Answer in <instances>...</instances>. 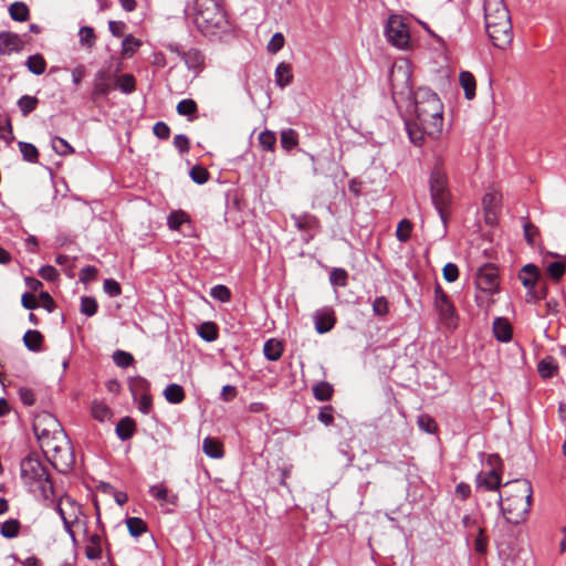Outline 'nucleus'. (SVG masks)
Instances as JSON below:
<instances>
[{"instance_id": "f257e3e1", "label": "nucleus", "mask_w": 566, "mask_h": 566, "mask_svg": "<svg viewBox=\"0 0 566 566\" xmlns=\"http://www.w3.org/2000/svg\"><path fill=\"white\" fill-rule=\"evenodd\" d=\"M415 115L413 122H406V129L410 142L421 146L424 136L438 138L443 128V104L436 92L429 87H419L413 96Z\"/></svg>"}, {"instance_id": "f03ea898", "label": "nucleus", "mask_w": 566, "mask_h": 566, "mask_svg": "<svg viewBox=\"0 0 566 566\" xmlns=\"http://www.w3.org/2000/svg\"><path fill=\"white\" fill-rule=\"evenodd\" d=\"M504 496L500 494L499 505L505 521L517 525L525 521L531 509L533 489L526 479H516L505 483Z\"/></svg>"}, {"instance_id": "7ed1b4c3", "label": "nucleus", "mask_w": 566, "mask_h": 566, "mask_svg": "<svg viewBox=\"0 0 566 566\" xmlns=\"http://www.w3.org/2000/svg\"><path fill=\"white\" fill-rule=\"evenodd\" d=\"M43 452L50 457L51 464L61 473L72 470L75 457L71 441L65 432L57 433L40 441Z\"/></svg>"}, {"instance_id": "20e7f679", "label": "nucleus", "mask_w": 566, "mask_h": 566, "mask_svg": "<svg viewBox=\"0 0 566 566\" xmlns=\"http://www.w3.org/2000/svg\"><path fill=\"white\" fill-rule=\"evenodd\" d=\"M21 479L25 484L36 485L44 499L53 494V483L48 468L36 458L28 455L20 464Z\"/></svg>"}, {"instance_id": "39448f33", "label": "nucleus", "mask_w": 566, "mask_h": 566, "mask_svg": "<svg viewBox=\"0 0 566 566\" xmlns=\"http://www.w3.org/2000/svg\"><path fill=\"white\" fill-rule=\"evenodd\" d=\"M431 200L442 222L448 219V208L451 203V193L448 188V177L440 166H434L429 179Z\"/></svg>"}, {"instance_id": "423d86ee", "label": "nucleus", "mask_w": 566, "mask_h": 566, "mask_svg": "<svg viewBox=\"0 0 566 566\" xmlns=\"http://www.w3.org/2000/svg\"><path fill=\"white\" fill-rule=\"evenodd\" d=\"M195 22L203 31L219 29L226 22V14L217 0H196Z\"/></svg>"}, {"instance_id": "0eeeda50", "label": "nucleus", "mask_w": 566, "mask_h": 566, "mask_svg": "<svg viewBox=\"0 0 566 566\" xmlns=\"http://www.w3.org/2000/svg\"><path fill=\"white\" fill-rule=\"evenodd\" d=\"M411 69L407 62L395 63L389 72L391 94L395 102L411 99L415 92L411 83Z\"/></svg>"}, {"instance_id": "6e6552de", "label": "nucleus", "mask_w": 566, "mask_h": 566, "mask_svg": "<svg viewBox=\"0 0 566 566\" xmlns=\"http://www.w3.org/2000/svg\"><path fill=\"white\" fill-rule=\"evenodd\" d=\"M385 36L392 46L406 50L410 45L409 27L400 14H390L384 30Z\"/></svg>"}, {"instance_id": "1a4fd4ad", "label": "nucleus", "mask_w": 566, "mask_h": 566, "mask_svg": "<svg viewBox=\"0 0 566 566\" xmlns=\"http://www.w3.org/2000/svg\"><path fill=\"white\" fill-rule=\"evenodd\" d=\"M484 23L488 36L495 48L505 50L511 45L513 41L511 15L493 21H484Z\"/></svg>"}, {"instance_id": "9d476101", "label": "nucleus", "mask_w": 566, "mask_h": 566, "mask_svg": "<svg viewBox=\"0 0 566 566\" xmlns=\"http://www.w3.org/2000/svg\"><path fill=\"white\" fill-rule=\"evenodd\" d=\"M33 431L39 441L64 432L59 420L48 411L35 415L33 419Z\"/></svg>"}, {"instance_id": "9b49d317", "label": "nucleus", "mask_w": 566, "mask_h": 566, "mask_svg": "<svg viewBox=\"0 0 566 566\" xmlns=\"http://www.w3.org/2000/svg\"><path fill=\"white\" fill-rule=\"evenodd\" d=\"M166 49L181 57L189 71H192L195 74H199L202 71L205 55L200 50L196 48L184 50L178 43H168Z\"/></svg>"}, {"instance_id": "f8f14e48", "label": "nucleus", "mask_w": 566, "mask_h": 566, "mask_svg": "<svg viewBox=\"0 0 566 566\" xmlns=\"http://www.w3.org/2000/svg\"><path fill=\"white\" fill-rule=\"evenodd\" d=\"M475 285L478 290L489 295H493L499 291V272L492 264H485L480 268L475 276Z\"/></svg>"}, {"instance_id": "ddd939ff", "label": "nucleus", "mask_w": 566, "mask_h": 566, "mask_svg": "<svg viewBox=\"0 0 566 566\" xmlns=\"http://www.w3.org/2000/svg\"><path fill=\"white\" fill-rule=\"evenodd\" d=\"M434 308L439 313L441 321L446 323L455 317V307L439 284L434 287Z\"/></svg>"}, {"instance_id": "4468645a", "label": "nucleus", "mask_w": 566, "mask_h": 566, "mask_svg": "<svg viewBox=\"0 0 566 566\" xmlns=\"http://www.w3.org/2000/svg\"><path fill=\"white\" fill-rule=\"evenodd\" d=\"M502 196L496 190L488 191L482 198L485 222L494 224L501 210Z\"/></svg>"}, {"instance_id": "2eb2a0df", "label": "nucleus", "mask_w": 566, "mask_h": 566, "mask_svg": "<svg viewBox=\"0 0 566 566\" xmlns=\"http://www.w3.org/2000/svg\"><path fill=\"white\" fill-rule=\"evenodd\" d=\"M315 329L318 334L329 332L336 324L335 312L331 307L317 310L314 313Z\"/></svg>"}, {"instance_id": "dca6fc26", "label": "nucleus", "mask_w": 566, "mask_h": 566, "mask_svg": "<svg viewBox=\"0 0 566 566\" xmlns=\"http://www.w3.org/2000/svg\"><path fill=\"white\" fill-rule=\"evenodd\" d=\"M24 48V41L17 33L10 31L0 32V54H11L21 52Z\"/></svg>"}, {"instance_id": "f3484780", "label": "nucleus", "mask_w": 566, "mask_h": 566, "mask_svg": "<svg viewBox=\"0 0 566 566\" xmlns=\"http://www.w3.org/2000/svg\"><path fill=\"white\" fill-rule=\"evenodd\" d=\"M484 21H493L499 18L510 17L504 0H484Z\"/></svg>"}, {"instance_id": "a211bd4d", "label": "nucleus", "mask_w": 566, "mask_h": 566, "mask_svg": "<svg viewBox=\"0 0 566 566\" xmlns=\"http://www.w3.org/2000/svg\"><path fill=\"white\" fill-rule=\"evenodd\" d=\"M476 489L484 491H495L501 486V475L495 469L489 472H480L475 478Z\"/></svg>"}, {"instance_id": "6ab92c4d", "label": "nucleus", "mask_w": 566, "mask_h": 566, "mask_svg": "<svg viewBox=\"0 0 566 566\" xmlns=\"http://www.w3.org/2000/svg\"><path fill=\"white\" fill-rule=\"evenodd\" d=\"M112 91L111 74L107 70H99L94 77L92 95L94 97L106 96Z\"/></svg>"}, {"instance_id": "aec40b11", "label": "nucleus", "mask_w": 566, "mask_h": 566, "mask_svg": "<svg viewBox=\"0 0 566 566\" xmlns=\"http://www.w3.org/2000/svg\"><path fill=\"white\" fill-rule=\"evenodd\" d=\"M494 337L502 343H506L512 338V326L504 317H496L493 322Z\"/></svg>"}, {"instance_id": "412c9836", "label": "nucleus", "mask_w": 566, "mask_h": 566, "mask_svg": "<svg viewBox=\"0 0 566 566\" xmlns=\"http://www.w3.org/2000/svg\"><path fill=\"white\" fill-rule=\"evenodd\" d=\"M538 277H539L538 269L536 265H534L532 263L525 264L518 274V279L522 282V284L524 285V287H526V290L530 287H535V285L537 284Z\"/></svg>"}, {"instance_id": "4be33fe9", "label": "nucleus", "mask_w": 566, "mask_h": 566, "mask_svg": "<svg viewBox=\"0 0 566 566\" xmlns=\"http://www.w3.org/2000/svg\"><path fill=\"white\" fill-rule=\"evenodd\" d=\"M283 349L284 347L281 340L270 338L264 343L263 354L268 360L276 361L282 357Z\"/></svg>"}, {"instance_id": "5701e85b", "label": "nucleus", "mask_w": 566, "mask_h": 566, "mask_svg": "<svg viewBox=\"0 0 566 566\" xmlns=\"http://www.w3.org/2000/svg\"><path fill=\"white\" fill-rule=\"evenodd\" d=\"M128 387L134 400H137L138 396L150 394V384L142 376L132 377Z\"/></svg>"}, {"instance_id": "b1692460", "label": "nucleus", "mask_w": 566, "mask_h": 566, "mask_svg": "<svg viewBox=\"0 0 566 566\" xmlns=\"http://www.w3.org/2000/svg\"><path fill=\"white\" fill-rule=\"evenodd\" d=\"M202 451L207 457L211 459H220L224 454L222 443L219 440L210 437L203 439Z\"/></svg>"}, {"instance_id": "393cba45", "label": "nucleus", "mask_w": 566, "mask_h": 566, "mask_svg": "<svg viewBox=\"0 0 566 566\" xmlns=\"http://www.w3.org/2000/svg\"><path fill=\"white\" fill-rule=\"evenodd\" d=\"M291 218L294 221V226L302 231L314 230L319 226L318 219L310 213L292 214Z\"/></svg>"}, {"instance_id": "a878e982", "label": "nucleus", "mask_w": 566, "mask_h": 566, "mask_svg": "<svg viewBox=\"0 0 566 566\" xmlns=\"http://www.w3.org/2000/svg\"><path fill=\"white\" fill-rule=\"evenodd\" d=\"M460 85L464 91L467 99H473L475 97L476 82L473 74L469 71H462L459 75Z\"/></svg>"}, {"instance_id": "bb28decb", "label": "nucleus", "mask_w": 566, "mask_h": 566, "mask_svg": "<svg viewBox=\"0 0 566 566\" xmlns=\"http://www.w3.org/2000/svg\"><path fill=\"white\" fill-rule=\"evenodd\" d=\"M537 371L543 379L554 377L558 371V365L553 356L544 357L537 365Z\"/></svg>"}, {"instance_id": "cd10ccee", "label": "nucleus", "mask_w": 566, "mask_h": 566, "mask_svg": "<svg viewBox=\"0 0 566 566\" xmlns=\"http://www.w3.org/2000/svg\"><path fill=\"white\" fill-rule=\"evenodd\" d=\"M293 81L292 67L290 64L281 62L275 69V83L281 88L290 85Z\"/></svg>"}, {"instance_id": "c85d7f7f", "label": "nucleus", "mask_w": 566, "mask_h": 566, "mask_svg": "<svg viewBox=\"0 0 566 566\" xmlns=\"http://www.w3.org/2000/svg\"><path fill=\"white\" fill-rule=\"evenodd\" d=\"M102 537L98 534H93L88 537V543L85 547V556L90 560H97L102 558Z\"/></svg>"}, {"instance_id": "c756f323", "label": "nucleus", "mask_w": 566, "mask_h": 566, "mask_svg": "<svg viewBox=\"0 0 566 566\" xmlns=\"http://www.w3.org/2000/svg\"><path fill=\"white\" fill-rule=\"evenodd\" d=\"M64 506H67L71 509V511H72L71 515H73L74 521H77V515L81 512L80 505L71 496H69V495L62 496L56 505V512L59 513L62 521H64V518H69L66 516Z\"/></svg>"}, {"instance_id": "7c9ffc66", "label": "nucleus", "mask_w": 566, "mask_h": 566, "mask_svg": "<svg viewBox=\"0 0 566 566\" xmlns=\"http://www.w3.org/2000/svg\"><path fill=\"white\" fill-rule=\"evenodd\" d=\"M44 337L43 335L35 329H29L23 335L24 346L34 353H38L42 349Z\"/></svg>"}, {"instance_id": "2f4dec72", "label": "nucleus", "mask_w": 566, "mask_h": 566, "mask_svg": "<svg viewBox=\"0 0 566 566\" xmlns=\"http://www.w3.org/2000/svg\"><path fill=\"white\" fill-rule=\"evenodd\" d=\"M115 431L122 441L128 440L135 432V421L129 417H124L117 422Z\"/></svg>"}, {"instance_id": "473e14b6", "label": "nucleus", "mask_w": 566, "mask_h": 566, "mask_svg": "<svg viewBox=\"0 0 566 566\" xmlns=\"http://www.w3.org/2000/svg\"><path fill=\"white\" fill-rule=\"evenodd\" d=\"M164 397L169 403L178 405L185 400L186 394L180 385L169 384L164 389Z\"/></svg>"}, {"instance_id": "72a5a7b5", "label": "nucleus", "mask_w": 566, "mask_h": 566, "mask_svg": "<svg viewBox=\"0 0 566 566\" xmlns=\"http://www.w3.org/2000/svg\"><path fill=\"white\" fill-rule=\"evenodd\" d=\"M10 18L18 22H24L30 18L29 7L21 1H15L9 7Z\"/></svg>"}, {"instance_id": "f704fd0d", "label": "nucleus", "mask_w": 566, "mask_h": 566, "mask_svg": "<svg viewBox=\"0 0 566 566\" xmlns=\"http://www.w3.org/2000/svg\"><path fill=\"white\" fill-rule=\"evenodd\" d=\"M198 335L206 342H214L219 336V329L213 322H203L197 328Z\"/></svg>"}, {"instance_id": "c9c22d12", "label": "nucleus", "mask_w": 566, "mask_h": 566, "mask_svg": "<svg viewBox=\"0 0 566 566\" xmlns=\"http://www.w3.org/2000/svg\"><path fill=\"white\" fill-rule=\"evenodd\" d=\"M91 412L93 418L101 422L109 420L113 415L111 408L105 402L98 400L92 402Z\"/></svg>"}, {"instance_id": "e433bc0d", "label": "nucleus", "mask_w": 566, "mask_h": 566, "mask_svg": "<svg viewBox=\"0 0 566 566\" xmlns=\"http://www.w3.org/2000/svg\"><path fill=\"white\" fill-rule=\"evenodd\" d=\"M334 392L333 386L327 381H319L313 386L314 398L318 401H328Z\"/></svg>"}, {"instance_id": "4c0bfd02", "label": "nucleus", "mask_w": 566, "mask_h": 566, "mask_svg": "<svg viewBox=\"0 0 566 566\" xmlns=\"http://www.w3.org/2000/svg\"><path fill=\"white\" fill-rule=\"evenodd\" d=\"M21 524L17 518H10L0 524V534L4 538H14L19 535Z\"/></svg>"}, {"instance_id": "58836bf2", "label": "nucleus", "mask_w": 566, "mask_h": 566, "mask_svg": "<svg viewBox=\"0 0 566 566\" xmlns=\"http://www.w3.org/2000/svg\"><path fill=\"white\" fill-rule=\"evenodd\" d=\"M187 222H190V218L184 210L171 211L167 217V224L171 230H179Z\"/></svg>"}, {"instance_id": "ea45409f", "label": "nucleus", "mask_w": 566, "mask_h": 566, "mask_svg": "<svg viewBox=\"0 0 566 566\" xmlns=\"http://www.w3.org/2000/svg\"><path fill=\"white\" fill-rule=\"evenodd\" d=\"M298 145V134L293 128L281 132V146L284 150L290 151Z\"/></svg>"}, {"instance_id": "a19ab883", "label": "nucleus", "mask_w": 566, "mask_h": 566, "mask_svg": "<svg viewBox=\"0 0 566 566\" xmlns=\"http://www.w3.org/2000/svg\"><path fill=\"white\" fill-rule=\"evenodd\" d=\"M25 65L31 73L35 75H41L45 72L46 62L44 57L38 53L29 56L25 62Z\"/></svg>"}, {"instance_id": "79ce46f5", "label": "nucleus", "mask_w": 566, "mask_h": 566, "mask_svg": "<svg viewBox=\"0 0 566 566\" xmlns=\"http://www.w3.org/2000/svg\"><path fill=\"white\" fill-rule=\"evenodd\" d=\"M18 146H19V150L22 155V158L25 161H29L32 164L38 163L39 151H38V148L33 144L27 143V142H19Z\"/></svg>"}, {"instance_id": "37998d69", "label": "nucleus", "mask_w": 566, "mask_h": 566, "mask_svg": "<svg viewBox=\"0 0 566 566\" xmlns=\"http://www.w3.org/2000/svg\"><path fill=\"white\" fill-rule=\"evenodd\" d=\"M329 282L333 286L345 287L348 283V273L343 268H334L329 273Z\"/></svg>"}, {"instance_id": "c03bdc74", "label": "nucleus", "mask_w": 566, "mask_h": 566, "mask_svg": "<svg viewBox=\"0 0 566 566\" xmlns=\"http://www.w3.org/2000/svg\"><path fill=\"white\" fill-rule=\"evenodd\" d=\"M126 524L133 537H138L147 531L146 523L139 517H128Z\"/></svg>"}, {"instance_id": "a18cd8bd", "label": "nucleus", "mask_w": 566, "mask_h": 566, "mask_svg": "<svg viewBox=\"0 0 566 566\" xmlns=\"http://www.w3.org/2000/svg\"><path fill=\"white\" fill-rule=\"evenodd\" d=\"M547 293H548V287H547L546 283L539 285L538 289H536V286L530 287V289H527V292H526V302L537 303V302L546 298Z\"/></svg>"}, {"instance_id": "49530a36", "label": "nucleus", "mask_w": 566, "mask_h": 566, "mask_svg": "<svg viewBox=\"0 0 566 566\" xmlns=\"http://www.w3.org/2000/svg\"><path fill=\"white\" fill-rule=\"evenodd\" d=\"M39 104V99L35 96L23 95L18 101V106L23 116L29 115L33 112Z\"/></svg>"}, {"instance_id": "de8ad7c7", "label": "nucleus", "mask_w": 566, "mask_h": 566, "mask_svg": "<svg viewBox=\"0 0 566 566\" xmlns=\"http://www.w3.org/2000/svg\"><path fill=\"white\" fill-rule=\"evenodd\" d=\"M142 45L140 40L136 39L132 34L124 38L122 43V54L124 56H132L138 48Z\"/></svg>"}, {"instance_id": "09e8293b", "label": "nucleus", "mask_w": 566, "mask_h": 566, "mask_svg": "<svg viewBox=\"0 0 566 566\" xmlns=\"http://www.w3.org/2000/svg\"><path fill=\"white\" fill-rule=\"evenodd\" d=\"M80 42L83 46L92 49L95 45L96 35L92 27H82L78 31Z\"/></svg>"}, {"instance_id": "8fccbe9b", "label": "nucleus", "mask_w": 566, "mask_h": 566, "mask_svg": "<svg viewBox=\"0 0 566 566\" xmlns=\"http://www.w3.org/2000/svg\"><path fill=\"white\" fill-rule=\"evenodd\" d=\"M116 86L125 94H130L136 90L135 77L132 74H122L117 81Z\"/></svg>"}, {"instance_id": "3c124183", "label": "nucleus", "mask_w": 566, "mask_h": 566, "mask_svg": "<svg viewBox=\"0 0 566 566\" xmlns=\"http://www.w3.org/2000/svg\"><path fill=\"white\" fill-rule=\"evenodd\" d=\"M259 144L265 151H273L276 144V136L271 130H264L259 135Z\"/></svg>"}, {"instance_id": "603ef678", "label": "nucleus", "mask_w": 566, "mask_h": 566, "mask_svg": "<svg viewBox=\"0 0 566 566\" xmlns=\"http://www.w3.org/2000/svg\"><path fill=\"white\" fill-rule=\"evenodd\" d=\"M51 143L53 150L61 156H66L74 153V148L62 137L55 136L52 138Z\"/></svg>"}, {"instance_id": "864d4df0", "label": "nucleus", "mask_w": 566, "mask_h": 566, "mask_svg": "<svg viewBox=\"0 0 566 566\" xmlns=\"http://www.w3.org/2000/svg\"><path fill=\"white\" fill-rule=\"evenodd\" d=\"M412 223L408 219L399 221L396 229V237L400 242H407L411 237Z\"/></svg>"}, {"instance_id": "5fc2aeb1", "label": "nucleus", "mask_w": 566, "mask_h": 566, "mask_svg": "<svg viewBox=\"0 0 566 566\" xmlns=\"http://www.w3.org/2000/svg\"><path fill=\"white\" fill-rule=\"evenodd\" d=\"M198 112L197 103L191 98H186L177 104V113L182 116H192Z\"/></svg>"}, {"instance_id": "6e6d98bb", "label": "nucleus", "mask_w": 566, "mask_h": 566, "mask_svg": "<svg viewBox=\"0 0 566 566\" xmlns=\"http://www.w3.org/2000/svg\"><path fill=\"white\" fill-rule=\"evenodd\" d=\"M210 296L214 300L226 303L231 300V291L226 285L218 284L211 287Z\"/></svg>"}, {"instance_id": "4d7b16f0", "label": "nucleus", "mask_w": 566, "mask_h": 566, "mask_svg": "<svg viewBox=\"0 0 566 566\" xmlns=\"http://www.w3.org/2000/svg\"><path fill=\"white\" fill-rule=\"evenodd\" d=\"M98 308L97 302L94 297L82 296L81 297V313L91 317L96 314Z\"/></svg>"}, {"instance_id": "13d9d810", "label": "nucleus", "mask_w": 566, "mask_h": 566, "mask_svg": "<svg viewBox=\"0 0 566 566\" xmlns=\"http://www.w3.org/2000/svg\"><path fill=\"white\" fill-rule=\"evenodd\" d=\"M566 272V263L562 261H555L548 264L547 273L548 275L555 280L559 281Z\"/></svg>"}, {"instance_id": "bf43d9fd", "label": "nucleus", "mask_w": 566, "mask_h": 566, "mask_svg": "<svg viewBox=\"0 0 566 566\" xmlns=\"http://www.w3.org/2000/svg\"><path fill=\"white\" fill-rule=\"evenodd\" d=\"M284 43H285L284 35L281 32H276L273 34V36L269 41V43L266 45V50L269 53L275 54L283 49Z\"/></svg>"}, {"instance_id": "052dcab7", "label": "nucleus", "mask_w": 566, "mask_h": 566, "mask_svg": "<svg viewBox=\"0 0 566 566\" xmlns=\"http://www.w3.org/2000/svg\"><path fill=\"white\" fill-rule=\"evenodd\" d=\"M190 178L198 185H203L209 179L208 170L202 166H195L190 170Z\"/></svg>"}, {"instance_id": "680f3d73", "label": "nucleus", "mask_w": 566, "mask_h": 566, "mask_svg": "<svg viewBox=\"0 0 566 566\" xmlns=\"http://www.w3.org/2000/svg\"><path fill=\"white\" fill-rule=\"evenodd\" d=\"M113 359L118 367L123 368L130 366L134 361V357L132 354L119 349L114 353Z\"/></svg>"}, {"instance_id": "e2e57ef3", "label": "nucleus", "mask_w": 566, "mask_h": 566, "mask_svg": "<svg viewBox=\"0 0 566 566\" xmlns=\"http://www.w3.org/2000/svg\"><path fill=\"white\" fill-rule=\"evenodd\" d=\"M317 419L325 426H332L334 422V408L326 405L319 408Z\"/></svg>"}, {"instance_id": "0e129e2a", "label": "nucleus", "mask_w": 566, "mask_h": 566, "mask_svg": "<svg viewBox=\"0 0 566 566\" xmlns=\"http://www.w3.org/2000/svg\"><path fill=\"white\" fill-rule=\"evenodd\" d=\"M418 426L421 430L433 433L437 431V423L433 418H431L429 415H421L418 417Z\"/></svg>"}, {"instance_id": "69168bd1", "label": "nucleus", "mask_w": 566, "mask_h": 566, "mask_svg": "<svg viewBox=\"0 0 566 566\" xmlns=\"http://www.w3.org/2000/svg\"><path fill=\"white\" fill-rule=\"evenodd\" d=\"M103 289L111 297H116L122 294L120 284L114 279H106L103 283Z\"/></svg>"}, {"instance_id": "338daca9", "label": "nucleus", "mask_w": 566, "mask_h": 566, "mask_svg": "<svg viewBox=\"0 0 566 566\" xmlns=\"http://www.w3.org/2000/svg\"><path fill=\"white\" fill-rule=\"evenodd\" d=\"M524 238L530 245H534L535 237L539 233L538 228L532 222L523 224Z\"/></svg>"}, {"instance_id": "774afa93", "label": "nucleus", "mask_w": 566, "mask_h": 566, "mask_svg": "<svg viewBox=\"0 0 566 566\" xmlns=\"http://www.w3.org/2000/svg\"><path fill=\"white\" fill-rule=\"evenodd\" d=\"M443 277L447 282H455L459 277V269L454 263H447L442 270Z\"/></svg>"}]
</instances>
